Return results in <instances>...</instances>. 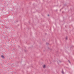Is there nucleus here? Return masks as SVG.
Instances as JSON below:
<instances>
[{
	"instance_id": "39448f33",
	"label": "nucleus",
	"mask_w": 74,
	"mask_h": 74,
	"mask_svg": "<svg viewBox=\"0 0 74 74\" xmlns=\"http://www.w3.org/2000/svg\"><path fill=\"white\" fill-rule=\"evenodd\" d=\"M69 63H70V61H69Z\"/></svg>"
},
{
	"instance_id": "20e7f679",
	"label": "nucleus",
	"mask_w": 74,
	"mask_h": 74,
	"mask_svg": "<svg viewBox=\"0 0 74 74\" xmlns=\"http://www.w3.org/2000/svg\"><path fill=\"white\" fill-rule=\"evenodd\" d=\"M48 16H49V15H48Z\"/></svg>"
},
{
	"instance_id": "f257e3e1",
	"label": "nucleus",
	"mask_w": 74,
	"mask_h": 74,
	"mask_svg": "<svg viewBox=\"0 0 74 74\" xmlns=\"http://www.w3.org/2000/svg\"><path fill=\"white\" fill-rule=\"evenodd\" d=\"M1 57L2 58V59H5V57H4V56L2 55L1 56Z\"/></svg>"
},
{
	"instance_id": "7ed1b4c3",
	"label": "nucleus",
	"mask_w": 74,
	"mask_h": 74,
	"mask_svg": "<svg viewBox=\"0 0 74 74\" xmlns=\"http://www.w3.org/2000/svg\"><path fill=\"white\" fill-rule=\"evenodd\" d=\"M62 74H64V72H63V71H62Z\"/></svg>"
},
{
	"instance_id": "f03ea898",
	"label": "nucleus",
	"mask_w": 74,
	"mask_h": 74,
	"mask_svg": "<svg viewBox=\"0 0 74 74\" xmlns=\"http://www.w3.org/2000/svg\"><path fill=\"white\" fill-rule=\"evenodd\" d=\"M46 67V65H44L43 66V68L44 69H45Z\"/></svg>"
}]
</instances>
